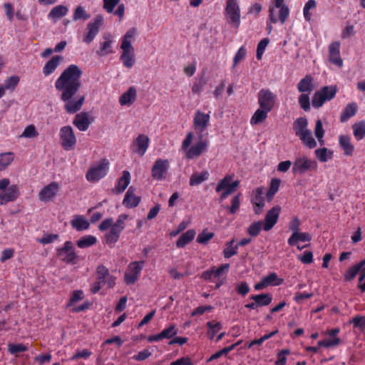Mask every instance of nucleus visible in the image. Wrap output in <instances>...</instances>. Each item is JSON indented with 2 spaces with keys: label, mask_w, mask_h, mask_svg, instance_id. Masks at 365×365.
Instances as JSON below:
<instances>
[{
  "label": "nucleus",
  "mask_w": 365,
  "mask_h": 365,
  "mask_svg": "<svg viewBox=\"0 0 365 365\" xmlns=\"http://www.w3.org/2000/svg\"><path fill=\"white\" fill-rule=\"evenodd\" d=\"M276 96L269 89H261L258 93L259 107L269 112L273 109Z\"/></svg>",
  "instance_id": "12"
},
{
  "label": "nucleus",
  "mask_w": 365,
  "mask_h": 365,
  "mask_svg": "<svg viewBox=\"0 0 365 365\" xmlns=\"http://www.w3.org/2000/svg\"><path fill=\"white\" fill-rule=\"evenodd\" d=\"M281 211V207L279 205L274 206L266 214L264 217L263 230L269 231L277 224Z\"/></svg>",
  "instance_id": "19"
},
{
  "label": "nucleus",
  "mask_w": 365,
  "mask_h": 365,
  "mask_svg": "<svg viewBox=\"0 0 365 365\" xmlns=\"http://www.w3.org/2000/svg\"><path fill=\"white\" fill-rule=\"evenodd\" d=\"M299 104L304 111H309L310 110V99L309 94H301L299 97Z\"/></svg>",
  "instance_id": "63"
},
{
  "label": "nucleus",
  "mask_w": 365,
  "mask_h": 365,
  "mask_svg": "<svg viewBox=\"0 0 365 365\" xmlns=\"http://www.w3.org/2000/svg\"><path fill=\"white\" fill-rule=\"evenodd\" d=\"M206 326L208 329L207 333V337L210 340H212L216 334L222 328V325L220 322H214L212 321H210L207 322Z\"/></svg>",
  "instance_id": "43"
},
{
  "label": "nucleus",
  "mask_w": 365,
  "mask_h": 365,
  "mask_svg": "<svg viewBox=\"0 0 365 365\" xmlns=\"http://www.w3.org/2000/svg\"><path fill=\"white\" fill-rule=\"evenodd\" d=\"M168 168L169 162L167 159H157L151 170L153 178L157 180L165 179Z\"/></svg>",
  "instance_id": "16"
},
{
  "label": "nucleus",
  "mask_w": 365,
  "mask_h": 365,
  "mask_svg": "<svg viewBox=\"0 0 365 365\" xmlns=\"http://www.w3.org/2000/svg\"><path fill=\"white\" fill-rule=\"evenodd\" d=\"M263 195L264 188L262 187H257L252 193L251 202L254 205V211L257 215L261 214L262 208L265 205Z\"/></svg>",
  "instance_id": "23"
},
{
  "label": "nucleus",
  "mask_w": 365,
  "mask_h": 365,
  "mask_svg": "<svg viewBox=\"0 0 365 365\" xmlns=\"http://www.w3.org/2000/svg\"><path fill=\"white\" fill-rule=\"evenodd\" d=\"M233 175H226L217 185L215 191L220 192L225 191L229 195L234 193L240 185V180L232 181Z\"/></svg>",
  "instance_id": "14"
},
{
  "label": "nucleus",
  "mask_w": 365,
  "mask_h": 365,
  "mask_svg": "<svg viewBox=\"0 0 365 365\" xmlns=\"http://www.w3.org/2000/svg\"><path fill=\"white\" fill-rule=\"evenodd\" d=\"M210 116L209 113H205L200 110H197L193 118V127L198 135H203L207 130Z\"/></svg>",
  "instance_id": "15"
},
{
  "label": "nucleus",
  "mask_w": 365,
  "mask_h": 365,
  "mask_svg": "<svg viewBox=\"0 0 365 365\" xmlns=\"http://www.w3.org/2000/svg\"><path fill=\"white\" fill-rule=\"evenodd\" d=\"M269 43V39L268 38H264L258 43L256 52V58L257 60L262 59V55L264 53L266 47Z\"/></svg>",
  "instance_id": "58"
},
{
  "label": "nucleus",
  "mask_w": 365,
  "mask_h": 365,
  "mask_svg": "<svg viewBox=\"0 0 365 365\" xmlns=\"http://www.w3.org/2000/svg\"><path fill=\"white\" fill-rule=\"evenodd\" d=\"M135 189L131 186L128 188L125 193V197L123 201V205L128 208H134L137 207L140 202V197L135 196Z\"/></svg>",
  "instance_id": "27"
},
{
  "label": "nucleus",
  "mask_w": 365,
  "mask_h": 365,
  "mask_svg": "<svg viewBox=\"0 0 365 365\" xmlns=\"http://www.w3.org/2000/svg\"><path fill=\"white\" fill-rule=\"evenodd\" d=\"M303 144L307 148L312 149L317 146V142L312 135V132L309 130L305 131L299 136Z\"/></svg>",
  "instance_id": "44"
},
{
  "label": "nucleus",
  "mask_w": 365,
  "mask_h": 365,
  "mask_svg": "<svg viewBox=\"0 0 365 365\" xmlns=\"http://www.w3.org/2000/svg\"><path fill=\"white\" fill-rule=\"evenodd\" d=\"M281 184V180L279 178L272 179L269 184V190L266 194V197L268 202H271L278 192Z\"/></svg>",
  "instance_id": "42"
},
{
  "label": "nucleus",
  "mask_w": 365,
  "mask_h": 365,
  "mask_svg": "<svg viewBox=\"0 0 365 365\" xmlns=\"http://www.w3.org/2000/svg\"><path fill=\"white\" fill-rule=\"evenodd\" d=\"M308 122L307 118L300 117L297 118L293 123V130L295 133V135L299 137L305 131H308L307 129Z\"/></svg>",
  "instance_id": "39"
},
{
  "label": "nucleus",
  "mask_w": 365,
  "mask_h": 365,
  "mask_svg": "<svg viewBox=\"0 0 365 365\" xmlns=\"http://www.w3.org/2000/svg\"><path fill=\"white\" fill-rule=\"evenodd\" d=\"M38 133L34 125H27L20 135L21 138H31L38 136Z\"/></svg>",
  "instance_id": "60"
},
{
  "label": "nucleus",
  "mask_w": 365,
  "mask_h": 365,
  "mask_svg": "<svg viewBox=\"0 0 365 365\" xmlns=\"http://www.w3.org/2000/svg\"><path fill=\"white\" fill-rule=\"evenodd\" d=\"M59 238V235L58 234H53V233H47L44 235L42 237L37 240V241L45 245L48 244H51L55 240H58Z\"/></svg>",
  "instance_id": "61"
},
{
  "label": "nucleus",
  "mask_w": 365,
  "mask_h": 365,
  "mask_svg": "<svg viewBox=\"0 0 365 365\" xmlns=\"http://www.w3.org/2000/svg\"><path fill=\"white\" fill-rule=\"evenodd\" d=\"M312 240L309 232H295L292 234L287 240L289 246H296L298 242H309Z\"/></svg>",
  "instance_id": "30"
},
{
  "label": "nucleus",
  "mask_w": 365,
  "mask_h": 365,
  "mask_svg": "<svg viewBox=\"0 0 365 365\" xmlns=\"http://www.w3.org/2000/svg\"><path fill=\"white\" fill-rule=\"evenodd\" d=\"M56 255L63 262L68 264H74L78 258L75 247L71 241H66L62 247L56 248Z\"/></svg>",
  "instance_id": "8"
},
{
  "label": "nucleus",
  "mask_w": 365,
  "mask_h": 365,
  "mask_svg": "<svg viewBox=\"0 0 365 365\" xmlns=\"http://www.w3.org/2000/svg\"><path fill=\"white\" fill-rule=\"evenodd\" d=\"M20 81V78L19 76L14 75L9 78H7L4 81V84L2 86L4 90H9L11 91H14L16 86H18Z\"/></svg>",
  "instance_id": "46"
},
{
  "label": "nucleus",
  "mask_w": 365,
  "mask_h": 365,
  "mask_svg": "<svg viewBox=\"0 0 365 365\" xmlns=\"http://www.w3.org/2000/svg\"><path fill=\"white\" fill-rule=\"evenodd\" d=\"M120 233L115 229L110 228V231L105 235V241L110 246L113 245L119 240Z\"/></svg>",
  "instance_id": "53"
},
{
  "label": "nucleus",
  "mask_w": 365,
  "mask_h": 365,
  "mask_svg": "<svg viewBox=\"0 0 365 365\" xmlns=\"http://www.w3.org/2000/svg\"><path fill=\"white\" fill-rule=\"evenodd\" d=\"M241 196L242 194L238 193L232 197L231 200V206L227 207V210L231 214L234 215L238 211L241 204Z\"/></svg>",
  "instance_id": "56"
},
{
  "label": "nucleus",
  "mask_w": 365,
  "mask_h": 365,
  "mask_svg": "<svg viewBox=\"0 0 365 365\" xmlns=\"http://www.w3.org/2000/svg\"><path fill=\"white\" fill-rule=\"evenodd\" d=\"M178 333V329L175 324H170V326L164 328L161 331L163 339H167L171 340L173 337L176 336Z\"/></svg>",
  "instance_id": "51"
},
{
  "label": "nucleus",
  "mask_w": 365,
  "mask_h": 365,
  "mask_svg": "<svg viewBox=\"0 0 365 365\" xmlns=\"http://www.w3.org/2000/svg\"><path fill=\"white\" fill-rule=\"evenodd\" d=\"M269 113V110L259 107L252 116L250 119V124L252 125H255L263 123L267 119Z\"/></svg>",
  "instance_id": "34"
},
{
  "label": "nucleus",
  "mask_w": 365,
  "mask_h": 365,
  "mask_svg": "<svg viewBox=\"0 0 365 365\" xmlns=\"http://www.w3.org/2000/svg\"><path fill=\"white\" fill-rule=\"evenodd\" d=\"M109 161L103 158L93 165V182H97L103 178L109 170Z\"/></svg>",
  "instance_id": "18"
},
{
  "label": "nucleus",
  "mask_w": 365,
  "mask_h": 365,
  "mask_svg": "<svg viewBox=\"0 0 365 365\" xmlns=\"http://www.w3.org/2000/svg\"><path fill=\"white\" fill-rule=\"evenodd\" d=\"M359 110V106L356 102H351L348 103L343 109L339 120L341 123L347 122L351 118L356 115Z\"/></svg>",
  "instance_id": "25"
},
{
  "label": "nucleus",
  "mask_w": 365,
  "mask_h": 365,
  "mask_svg": "<svg viewBox=\"0 0 365 365\" xmlns=\"http://www.w3.org/2000/svg\"><path fill=\"white\" fill-rule=\"evenodd\" d=\"M73 123L79 130L86 131L91 123L88 113L86 112L77 113L74 117Z\"/></svg>",
  "instance_id": "24"
},
{
  "label": "nucleus",
  "mask_w": 365,
  "mask_h": 365,
  "mask_svg": "<svg viewBox=\"0 0 365 365\" xmlns=\"http://www.w3.org/2000/svg\"><path fill=\"white\" fill-rule=\"evenodd\" d=\"M263 221L259 220L252 222L247 228V232L251 237H257L263 229Z\"/></svg>",
  "instance_id": "50"
},
{
  "label": "nucleus",
  "mask_w": 365,
  "mask_h": 365,
  "mask_svg": "<svg viewBox=\"0 0 365 365\" xmlns=\"http://www.w3.org/2000/svg\"><path fill=\"white\" fill-rule=\"evenodd\" d=\"M355 139L358 141L365 137V120L355 123L351 126Z\"/></svg>",
  "instance_id": "41"
},
{
  "label": "nucleus",
  "mask_w": 365,
  "mask_h": 365,
  "mask_svg": "<svg viewBox=\"0 0 365 365\" xmlns=\"http://www.w3.org/2000/svg\"><path fill=\"white\" fill-rule=\"evenodd\" d=\"M313 78L311 75H307L302 78L297 84V89L300 93H311L314 89Z\"/></svg>",
  "instance_id": "31"
},
{
  "label": "nucleus",
  "mask_w": 365,
  "mask_h": 365,
  "mask_svg": "<svg viewBox=\"0 0 365 365\" xmlns=\"http://www.w3.org/2000/svg\"><path fill=\"white\" fill-rule=\"evenodd\" d=\"M274 6L269 8V19L272 24H276L278 20L284 24L289 17V9L284 4V0H272Z\"/></svg>",
  "instance_id": "4"
},
{
  "label": "nucleus",
  "mask_w": 365,
  "mask_h": 365,
  "mask_svg": "<svg viewBox=\"0 0 365 365\" xmlns=\"http://www.w3.org/2000/svg\"><path fill=\"white\" fill-rule=\"evenodd\" d=\"M144 264V261H135L129 264L124 275V281L127 284H133L138 281Z\"/></svg>",
  "instance_id": "10"
},
{
  "label": "nucleus",
  "mask_w": 365,
  "mask_h": 365,
  "mask_svg": "<svg viewBox=\"0 0 365 365\" xmlns=\"http://www.w3.org/2000/svg\"><path fill=\"white\" fill-rule=\"evenodd\" d=\"M136 34V29L131 28L126 31L122 38L120 48L122 53L120 56V60L125 67L130 68L135 63L134 48L131 44V41Z\"/></svg>",
  "instance_id": "3"
},
{
  "label": "nucleus",
  "mask_w": 365,
  "mask_h": 365,
  "mask_svg": "<svg viewBox=\"0 0 365 365\" xmlns=\"http://www.w3.org/2000/svg\"><path fill=\"white\" fill-rule=\"evenodd\" d=\"M137 98V91L134 86H130L128 90L119 98L121 106H131Z\"/></svg>",
  "instance_id": "29"
},
{
  "label": "nucleus",
  "mask_w": 365,
  "mask_h": 365,
  "mask_svg": "<svg viewBox=\"0 0 365 365\" xmlns=\"http://www.w3.org/2000/svg\"><path fill=\"white\" fill-rule=\"evenodd\" d=\"M318 164L316 160L309 158L306 155H299L295 158L293 163L292 173L294 175H302L309 171H317Z\"/></svg>",
  "instance_id": "7"
},
{
  "label": "nucleus",
  "mask_w": 365,
  "mask_h": 365,
  "mask_svg": "<svg viewBox=\"0 0 365 365\" xmlns=\"http://www.w3.org/2000/svg\"><path fill=\"white\" fill-rule=\"evenodd\" d=\"M229 24L238 28L240 25V9L237 0H227L225 13Z\"/></svg>",
  "instance_id": "9"
},
{
  "label": "nucleus",
  "mask_w": 365,
  "mask_h": 365,
  "mask_svg": "<svg viewBox=\"0 0 365 365\" xmlns=\"http://www.w3.org/2000/svg\"><path fill=\"white\" fill-rule=\"evenodd\" d=\"M81 69L77 65L71 64L63 70L55 82L56 89L61 92V100L65 103L64 108L71 114L80 110L85 101L83 96H76L81 86Z\"/></svg>",
  "instance_id": "1"
},
{
  "label": "nucleus",
  "mask_w": 365,
  "mask_h": 365,
  "mask_svg": "<svg viewBox=\"0 0 365 365\" xmlns=\"http://www.w3.org/2000/svg\"><path fill=\"white\" fill-rule=\"evenodd\" d=\"M337 93L336 86H326L316 91L312 100V106L315 108H321L327 101L333 99Z\"/></svg>",
  "instance_id": "6"
},
{
  "label": "nucleus",
  "mask_w": 365,
  "mask_h": 365,
  "mask_svg": "<svg viewBox=\"0 0 365 365\" xmlns=\"http://www.w3.org/2000/svg\"><path fill=\"white\" fill-rule=\"evenodd\" d=\"M28 346L23 343H9L8 351L12 355H17L21 352L26 351Z\"/></svg>",
  "instance_id": "47"
},
{
  "label": "nucleus",
  "mask_w": 365,
  "mask_h": 365,
  "mask_svg": "<svg viewBox=\"0 0 365 365\" xmlns=\"http://www.w3.org/2000/svg\"><path fill=\"white\" fill-rule=\"evenodd\" d=\"M314 134L316 138L318 139L319 143L321 145H324V140H323V137L324 135V130L323 128L322 122L319 119L317 120L316 122L314 128Z\"/></svg>",
  "instance_id": "55"
},
{
  "label": "nucleus",
  "mask_w": 365,
  "mask_h": 365,
  "mask_svg": "<svg viewBox=\"0 0 365 365\" xmlns=\"http://www.w3.org/2000/svg\"><path fill=\"white\" fill-rule=\"evenodd\" d=\"M68 12L67 6L63 5H57L54 6L48 13V18L49 19L56 20L59 18L65 16Z\"/></svg>",
  "instance_id": "40"
},
{
  "label": "nucleus",
  "mask_w": 365,
  "mask_h": 365,
  "mask_svg": "<svg viewBox=\"0 0 365 365\" xmlns=\"http://www.w3.org/2000/svg\"><path fill=\"white\" fill-rule=\"evenodd\" d=\"M130 181V174L128 170L123 172L122 176L118 179L117 185L115 187V193L120 194L124 192Z\"/></svg>",
  "instance_id": "32"
},
{
  "label": "nucleus",
  "mask_w": 365,
  "mask_h": 365,
  "mask_svg": "<svg viewBox=\"0 0 365 365\" xmlns=\"http://www.w3.org/2000/svg\"><path fill=\"white\" fill-rule=\"evenodd\" d=\"M349 323L352 324L354 328L365 330V317L356 315L349 321Z\"/></svg>",
  "instance_id": "62"
},
{
  "label": "nucleus",
  "mask_w": 365,
  "mask_h": 365,
  "mask_svg": "<svg viewBox=\"0 0 365 365\" xmlns=\"http://www.w3.org/2000/svg\"><path fill=\"white\" fill-rule=\"evenodd\" d=\"M207 84L206 78L202 76L196 77L192 86V92L193 93L200 94L204 90V87Z\"/></svg>",
  "instance_id": "45"
},
{
  "label": "nucleus",
  "mask_w": 365,
  "mask_h": 365,
  "mask_svg": "<svg viewBox=\"0 0 365 365\" xmlns=\"http://www.w3.org/2000/svg\"><path fill=\"white\" fill-rule=\"evenodd\" d=\"M20 195L19 188L16 185H10L4 192L0 193V205H5L14 202Z\"/></svg>",
  "instance_id": "21"
},
{
  "label": "nucleus",
  "mask_w": 365,
  "mask_h": 365,
  "mask_svg": "<svg viewBox=\"0 0 365 365\" xmlns=\"http://www.w3.org/2000/svg\"><path fill=\"white\" fill-rule=\"evenodd\" d=\"M59 189L57 182H51L48 185L44 186L39 192L38 198L41 201L48 202L54 197Z\"/></svg>",
  "instance_id": "20"
},
{
  "label": "nucleus",
  "mask_w": 365,
  "mask_h": 365,
  "mask_svg": "<svg viewBox=\"0 0 365 365\" xmlns=\"http://www.w3.org/2000/svg\"><path fill=\"white\" fill-rule=\"evenodd\" d=\"M195 231L192 229L187 230L177 240L176 246L178 248H182L189 242H190L195 236Z\"/></svg>",
  "instance_id": "38"
},
{
  "label": "nucleus",
  "mask_w": 365,
  "mask_h": 365,
  "mask_svg": "<svg viewBox=\"0 0 365 365\" xmlns=\"http://www.w3.org/2000/svg\"><path fill=\"white\" fill-rule=\"evenodd\" d=\"M291 351L289 349L281 350L277 354V360L275 362L276 365H285L287 362V355L290 354Z\"/></svg>",
  "instance_id": "64"
},
{
  "label": "nucleus",
  "mask_w": 365,
  "mask_h": 365,
  "mask_svg": "<svg viewBox=\"0 0 365 365\" xmlns=\"http://www.w3.org/2000/svg\"><path fill=\"white\" fill-rule=\"evenodd\" d=\"M63 58L59 55H55L51 57L44 65L42 69V73L45 76H50L58 68L60 62Z\"/></svg>",
  "instance_id": "26"
},
{
  "label": "nucleus",
  "mask_w": 365,
  "mask_h": 365,
  "mask_svg": "<svg viewBox=\"0 0 365 365\" xmlns=\"http://www.w3.org/2000/svg\"><path fill=\"white\" fill-rule=\"evenodd\" d=\"M250 299L256 302L257 307L267 306L272 300V295L269 293L253 294L250 297Z\"/></svg>",
  "instance_id": "37"
},
{
  "label": "nucleus",
  "mask_w": 365,
  "mask_h": 365,
  "mask_svg": "<svg viewBox=\"0 0 365 365\" xmlns=\"http://www.w3.org/2000/svg\"><path fill=\"white\" fill-rule=\"evenodd\" d=\"M194 135L192 132L187 133L182 143V149L185 151V157L189 160L199 158L208 148V140L203 139V135H198V141L190 146Z\"/></svg>",
  "instance_id": "2"
},
{
  "label": "nucleus",
  "mask_w": 365,
  "mask_h": 365,
  "mask_svg": "<svg viewBox=\"0 0 365 365\" xmlns=\"http://www.w3.org/2000/svg\"><path fill=\"white\" fill-rule=\"evenodd\" d=\"M314 153L317 159L322 163L327 162L329 159L332 158L333 155V152L329 150L327 148L317 149Z\"/></svg>",
  "instance_id": "48"
},
{
  "label": "nucleus",
  "mask_w": 365,
  "mask_h": 365,
  "mask_svg": "<svg viewBox=\"0 0 365 365\" xmlns=\"http://www.w3.org/2000/svg\"><path fill=\"white\" fill-rule=\"evenodd\" d=\"M339 332V328H334L327 330V334L329 336V338L319 341L317 342V345L319 347L325 348L337 346L341 342V339L337 336Z\"/></svg>",
  "instance_id": "17"
},
{
  "label": "nucleus",
  "mask_w": 365,
  "mask_h": 365,
  "mask_svg": "<svg viewBox=\"0 0 365 365\" xmlns=\"http://www.w3.org/2000/svg\"><path fill=\"white\" fill-rule=\"evenodd\" d=\"M90 18V14L86 12L85 8L82 6H78L74 11L73 19L74 21L83 19L87 20Z\"/></svg>",
  "instance_id": "57"
},
{
  "label": "nucleus",
  "mask_w": 365,
  "mask_h": 365,
  "mask_svg": "<svg viewBox=\"0 0 365 365\" xmlns=\"http://www.w3.org/2000/svg\"><path fill=\"white\" fill-rule=\"evenodd\" d=\"M329 60L331 63L339 68L343 66V60L340 56V43L338 41L332 42L329 46Z\"/></svg>",
  "instance_id": "22"
},
{
  "label": "nucleus",
  "mask_w": 365,
  "mask_h": 365,
  "mask_svg": "<svg viewBox=\"0 0 365 365\" xmlns=\"http://www.w3.org/2000/svg\"><path fill=\"white\" fill-rule=\"evenodd\" d=\"M60 140L61 146L66 150H71L76 143V138L71 126H63L60 129Z\"/></svg>",
  "instance_id": "11"
},
{
  "label": "nucleus",
  "mask_w": 365,
  "mask_h": 365,
  "mask_svg": "<svg viewBox=\"0 0 365 365\" xmlns=\"http://www.w3.org/2000/svg\"><path fill=\"white\" fill-rule=\"evenodd\" d=\"M214 237L213 232H209L207 230H203L199 233L197 237V242L200 244L205 245Z\"/></svg>",
  "instance_id": "59"
},
{
  "label": "nucleus",
  "mask_w": 365,
  "mask_h": 365,
  "mask_svg": "<svg viewBox=\"0 0 365 365\" xmlns=\"http://www.w3.org/2000/svg\"><path fill=\"white\" fill-rule=\"evenodd\" d=\"M97 279L93 285V294L98 292L106 284L111 288L115 284V277L110 275L109 270L104 265H99L96 269Z\"/></svg>",
  "instance_id": "5"
},
{
  "label": "nucleus",
  "mask_w": 365,
  "mask_h": 365,
  "mask_svg": "<svg viewBox=\"0 0 365 365\" xmlns=\"http://www.w3.org/2000/svg\"><path fill=\"white\" fill-rule=\"evenodd\" d=\"M71 224L77 231L87 230L90 226L89 222L83 215H75Z\"/></svg>",
  "instance_id": "36"
},
{
  "label": "nucleus",
  "mask_w": 365,
  "mask_h": 365,
  "mask_svg": "<svg viewBox=\"0 0 365 365\" xmlns=\"http://www.w3.org/2000/svg\"><path fill=\"white\" fill-rule=\"evenodd\" d=\"M339 145L343 150L346 156H352L354 151V146L351 143V138L347 135H340L339 136Z\"/></svg>",
  "instance_id": "28"
},
{
  "label": "nucleus",
  "mask_w": 365,
  "mask_h": 365,
  "mask_svg": "<svg viewBox=\"0 0 365 365\" xmlns=\"http://www.w3.org/2000/svg\"><path fill=\"white\" fill-rule=\"evenodd\" d=\"M14 160V153L11 152L0 154V171L5 170Z\"/></svg>",
  "instance_id": "49"
},
{
  "label": "nucleus",
  "mask_w": 365,
  "mask_h": 365,
  "mask_svg": "<svg viewBox=\"0 0 365 365\" xmlns=\"http://www.w3.org/2000/svg\"><path fill=\"white\" fill-rule=\"evenodd\" d=\"M149 138L145 134H140L132 142L130 148L132 153H136L140 157H142L145 154L149 147Z\"/></svg>",
  "instance_id": "13"
},
{
  "label": "nucleus",
  "mask_w": 365,
  "mask_h": 365,
  "mask_svg": "<svg viewBox=\"0 0 365 365\" xmlns=\"http://www.w3.org/2000/svg\"><path fill=\"white\" fill-rule=\"evenodd\" d=\"M105 41L101 44L100 49L96 51L97 54L103 56L105 55L113 53L112 51V40L110 34H106L104 35Z\"/></svg>",
  "instance_id": "35"
},
{
  "label": "nucleus",
  "mask_w": 365,
  "mask_h": 365,
  "mask_svg": "<svg viewBox=\"0 0 365 365\" xmlns=\"http://www.w3.org/2000/svg\"><path fill=\"white\" fill-rule=\"evenodd\" d=\"M209 176L210 174L207 170L202 171L200 173L197 172L193 173L190 178L189 185L190 186L198 185L208 180Z\"/></svg>",
  "instance_id": "33"
},
{
  "label": "nucleus",
  "mask_w": 365,
  "mask_h": 365,
  "mask_svg": "<svg viewBox=\"0 0 365 365\" xmlns=\"http://www.w3.org/2000/svg\"><path fill=\"white\" fill-rule=\"evenodd\" d=\"M265 283L268 286H279L283 283V279L279 278L275 272H272L269 274L263 277Z\"/></svg>",
  "instance_id": "52"
},
{
  "label": "nucleus",
  "mask_w": 365,
  "mask_h": 365,
  "mask_svg": "<svg viewBox=\"0 0 365 365\" xmlns=\"http://www.w3.org/2000/svg\"><path fill=\"white\" fill-rule=\"evenodd\" d=\"M84 292L81 289L73 290L67 304V307H73L76 302L84 299Z\"/></svg>",
  "instance_id": "54"
}]
</instances>
